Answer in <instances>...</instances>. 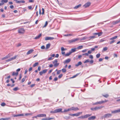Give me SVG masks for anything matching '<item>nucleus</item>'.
<instances>
[{"label": "nucleus", "instance_id": "f257e3e1", "mask_svg": "<svg viewBox=\"0 0 120 120\" xmlns=\"http://www.w3.org/2000/svg\"><path fill=\"white\" fill-rule=\"evenodd\" d=\"M102 33L101 32L100 33H93V35H94V36H90L89 37H88V40H90L92 39H94V38H96L97 37H96V36L97 35H98V37H99L102 34Z\"/></svg>", "mask_w": 120, "mask_h": 120}, {"label": "nucleus", "instance_id": "f03ea898", "mask_svg": "<svg viewBox=\"0 0 120 120\" xmlns=\"http://www.w3.org/2000/svg\"><path fill=\"white\" fill-rule=\"evenodd\" d=\"M108 101V100H105V101H99L97 102H96L94 103L93 104V105H98L99 104H101L102 103H104Z\"/></svg>", "mask_w": 120, "mask_h": 120}, {"label": "nucleus", "instance_id": "7ed1b4c3", "mask_svg": "<svg viewBox=\"0 0 120 120\" xmlns=\"http://www.w3.org/2000/svg\"><path fill=\"white\" fill-rule=\"evenodd\" d=\"M104 106H100L99 107H96L94 108H91V110L93 111H96L97 110L101 109L104 107Z\"/></svg>", "mask_w": 120, "mask_h": 120}, {"label": "nucleus", "instance_id": "20e7f679", "mask_svg": "<svg viewBox=\"0 0 120 120\" xmlns=\"http://www.w3.org/2000/svg\"><path fill=\"white\" fill-rule=\"evenodd\" d=\"M91 115V114H87L86 115H85L84 116H79L78 117V118H80V119H85L86 118L89 116H90Z\"/></svg>", "mask_w": 120, "mask_h": 120}, {"label": "nucleus", "instance_id": "39448f33", "mask_svg": "<svg viewBox=\"0 0 120 120\" xmlns=\"http://www.w3.org/2000/svg\"><path fill=\"white\" fill-rule=\"evenodd\" d=\"M57 59H56L53 61L52 63L54 64V66L56 67L58 66L59 64V63H57Z\"/></svg>", "mask_w": 120, "mask_h": 120}, {"label": "nucleus", "instance_id": "423d86ee", "mask_svg": "<svg viewBox=\"0 0 120 120\" xmlns=\"http://www.w3.org/2000/svg\"><path fill=\"white\" fill-rule=\"evenodd\" d=\"M112 116V114H111L108 113L105 114L103 116V117L104 118H108L111 116Z\"/></svg>", "mask_w": 120, "mask_h": 120}, {"label": "nucleus", "instance_id": "0eeeda50", "mask_svg": "<svg viewBox=\"0 0 120 120\" xmlns=\"http://www.w3.org/2000/svg\"><path fill=\"white\" fill-rule=\"evenodd\" d=\"M82 113V112H79L76 113L72 114L71 115L72 116H77L80 115Z\"/></svg>", "mask_w": 120, "mask_h": 120}, {"label": "nucleus", "instance_id": "6e6552de", "mask_svg": "<svg viewBox=\"0 0 120 120\" xmlns=\"http://www.w3.org/2000/svg\"><path fill=\"white\" fill-rule=\"evenodd\" d=\"M91 3L89 2H88L85 4L83 6L85 8H86L89 7Z\"/></svg>", "mask_w": 120, "mask_h": 120}, {"label": "nucleus", "instance_id": "1a4fd4ad", "mask_svg": "<svg viewBox=\"0 0 120 120\" xmlns=\"http://www.w3.org/2000/svg\"><path fill=\"white\" fill-rule=\"evenodd\" d=\"M47 69H45L44 70L42 71H40L39 72V74L41 75L45 73L47 71Z\"/></svg>", "mask_w": 120, "mask_h": 120}, {"label": "nucleus", "instance_id": "9d476101", "mask_svg": "<svg viewBox=\"0 0 120 120\" xmlns=\"http://www.w3.org/2000/svg\"><path fill=\"white\" fill-rule=\"evenodd\" d=\"M62 109L61 108L57 109H55L56 113L60 112H63L62 111Z\"/></svg>", "mask_w": 120, "mask_h": 120}, {"label": "nucleus", "instance_id": "9b49d317", "mask_svg": "<svg viewBox=\"0 0 120 120\" xmlns=\"http://www.w3.org/2000/svg\"><path fill=\"white\" fill-rule=\"evenodd\" d=\"M45 40L46 41L50 40H53L54 39V38L53 37H46L45 38Z\"/></svg>", "mask_w": 120, "mask_h": 120}, {"label": "nucleus", "instance_id": "f8f14e48", "mask_svg": "<svg viewBox=\"0 0 120 120\" xmlns=\"http://www.w3.org/2000/svg\"><path fill=\"white\" fill-rule=\"evenodd\" d=\"M120 112V109H119L116 110L112 111L111 112L113 114L116 113Z\"/></svg>", "mask_w": 120, "mask_h": 120}, {"label": "nucleus", "instance_id": "ddd939ff", "mask_svg": "<svg viewBox=\"0 0 120 120\" xmlns=\"http://www.w3.org/2000/svg\"><path fill=\"white\" fill-rule=\"evenodd\" d=\"M25 30L23 28H21L19 30H18L19 33L21 34H23Z\"/></svg>", "mask_w": 120, "mask_h": 120}, {"label": "nucleus", "instance_id": "4468645a", "mask_svg": "<svg viewBox=\"0 0 120 120\" xmlns=\"http://www.w3.org/2000/svg\"><path fill=\"white\" fill-rule=\"evenodd\" d=\"M38 117H46V115L45 114H40L38 115Z\"/></svg>", "mask_w": 120, "mask_h": 120}, {"label": "nucleus", "instance_id": "2eb2a0df", "mask_svg": "<svg viewBox=\"0 0 120 120\" xmlns=\"http://www.w3.org/2000/svg\"><path fill=\"white\" fill-rule=\"evenodd\" d=\"M34 51V50L33 49H31L30 50H29L26 53V54L27 55L31 53Z\"/></svg>", "mask_w": 120, "mask_h": 120}, {"label": "nucleus", "instance_id": "dca6fc26", "mask_svg": "<svg viewBox=\"0 0 120 120\" xmlns=\"http://www.w3.org/2000/svg\"><path fill=\"white\" fill-rule=\"evenodd\" d=\"M71 60L70 59H68L65 60L64 62V64L66 63H68L71 61Z\"/></svg>", "mask_w": 120, "mask_h": 120}, {"label": "nucleus", "instance_id": "f3484780", "mask_svg": "<svg viewBox=\"0 0 120 120\" xmlns=\"http://www.w3.org/2000/svg\"><path fill=\"white\" fill-rule=\"evenodd\" d=\"M120 22V19L119 20H116L115 21L113 22V24L114 25H115Z\"/></svg>", "mask_w": 120, "mask_h": 120}, {"label": "nucleus", "instance_id": "a211bd4d", "mask_svg": "<svg viewBox=\"0 0 120 120\" xmlns=\"http://www.w3.org/2000/svg\"><path fill=\"white\" fill-rule=\"evenodd\" d=\"M96 118L95 116H93L89 117L88 118V120H94Z\"/></svg>", "mask_w": 120, "mask_h": 120}, {"label": "nucleus", "instance_id": "6ab92c4d", "mask_svg": "<svg viewBox=\"0 0 120 120\" xmlns=\"http://www.w3.org/2000/svg\"><path fill=\"white\" fill-rule=\"evenodd\" d=\"M72 110L76 111L79 109L77 107H72Z\"/></svg>", "mask_w": 120, "mask_h": 120}, {"label": "nucleus", "instance_id": "aec40b11", "mask_svg": "<svg viewBox=\"0 0 120 120\" xmlns=\"http://www.w3.org/2000/svg\"><path fill=\"white\" fill-rule=\"evenodd\" d=\"M41 35V34H40L38 36H36L34 38V39H37L39 38Z\"/></svg>", "mask_w": 120, "mask_h": 120}, {"label": "nucleus", "instance_id": "412c9836", "mask_svg": "<svg viewBox=\"0 0 120 120\" xmlns=\"http://www.w3.org/2000/svg\"><path fill=\"white\" fill-rule=\"evenodd\" d=\"M82 64V62L81 61H79L78 63L75 64V66L76 67H78L80 65H81Z\"/></svg>", "mask_w": 120, "mask_h": 120}, {"label": "nucleus", "instance_id": "4be33fe9", "mask_svg": "<svg viewBox=\"0 0 120 120\" xmlns=\"http://www.w3.org/2000/svg\"><path fill=\"white\" fill-rule=\"evenodd\" d=\"M81 5H82L81 4H79L78 5H77L75 6L74 8L75 9H77L79 7H80L81 6Z\"/></svg>", "mask_w": 120, "mask_h": 120}, {"label": "nucleus", "instance_id": "5701e85b", "mask_svg": "<svg viewBox=\"0 0 120 120\" xmlns=\"http://www.w3.org/2000/svg\"><path fill=\"white\" fill-rule=\"evenodd\" d=\"M76 48H73L71 49V51L70 52L71 53L73 52L76 51Z\"/></svg>", "mask_w": 120, "mask_h": 120}, {"label": "nucleus", "instance_id": "b1692460", "mask_svg": "<svg viewBox=\"0 0 120 120\" xmlns=\"http://www.w3.org/2000/svg\"><path fill=\"white\" fill-rule=\"evenodd\" d=\"M25 2V1L24 0L18 1H17V3L19 4H20L21 3H24Z\"/></svg>", "mask_w": 120, "mask_h": 120}, {"label": "nucleus", "instance_id": "393cba45", "mask_svg": "<svg viewBox=\"0 0 120 120\" xmlns=\"http://www.w3.org/2000/svg\"><path fill=\"white\" fill-rule=\"evenodd\" d=\"M18 74V72L16 73L15 72H13L12 75H16V76H17Z\"/></svg>", "mask_w": 120, "mask_h": 120}, {"label": "nucleus", "instance_id": "a878e982", "mask_svg": "<svg viewBox=\"0 0 120 120\" xmlns=\"http://www.w3.org/2000/svg\"><path fill=\"white\" fill-rule=\"evenodd\" d=\"M17 57V56L16 55L13 57L10 58L11 59V61L12 60H14Z\"/></svg>", "mask_w": 120, "mask_h": 120}, {"label": "nucleus", "instance_id": "bb28decb", "mask_svg": "<svg viewBox=\"0 0 120 120\" xmlns=\"http://www.w3.org/2000/svg\"><path fill=\"white\" fill-rule=\"evenodd\" d=\"M12 56V55H11V54L9 53V54L7 55L6 56V57L7 59H8L10 57Z\"/></svg>", "mask_w": 120, "mask_h": 120}, {"label": "nucleus", "instance_id": "cd10ccee", "mask_svg": "<svg viewBox=\"0 0 120 120\" xmlns=\"http://www.w3.org/2000/svg\"><path fill=\"white\" fill-rule=\"evenodd\" d=\"M50 46V43L46 45V49H47L49 48Z\"/></svg>", "mask_w": 120, "mask_h": 120}, {"label": "nucleus", "instance_id": "c85d7f7f", "mask_svg": "<svg viewBox=\"0 0 120 120\" xmlns=\"http://www.w3.org/2000/svg\"><path fill=\"white\" fill-rule=\"evenodd\" d=\"M10 119V117L8 118H2L1 119H0L1 120H8Z\"/></svg>", "mask_w": 120, "mask_h": 120}, {"label": "nucleus", "instance_id": "c756f323", "mask_svg": "<svg viewBox=\"0 0 120 120\" xmlns=\"http://www.w3.org/2000/svg\"><path fill=\"white\" fill-rule=\"evenodd\" d=\"M8 0H2L1 1V3H7L8 2Z\"/></svg>", "mask_w": 120, "mask_h": 120}, {"label": "nucleus", "instance_id": "7c9ffc66", "mask_svg": "<svg viewBox=\"0 0 120 120\" xmlns=\"http://www.w3.org/2000/svg\"><path fill=\"white\" fill-rule=\"evenodd\" d=\"M117 38V36H116L114 37H113L110 39V40H113L114 39H116Z\"/></svg>", "mask_w": 120, "mask_h": 120}, {"label": "nucleus", "instance_id": "2f4dec72", "mask_svg": "<svg viewBox=\"0 0 120 120\" xmlns=\"http://www.w3.org/2000/svg\"><path fill=\"white\" fill-rule=\"evenodd\" d=\"M39 63L38 62H36L34 64L33 66V67H35L36 66L38 65Z\"/></svg>", "mask_w": 120, "mask_h": 120}, {"label": "nucleus", "instance_id": "473e14b6", "mask_svg": "<svg viewBox=\"0 0 120 120\" xmlns=\"http://www.w3.org/2000/svg\"><path fill=\"white\" fill-rule=\"evenodd\" d=\"M79 74V73H78L76 74V75H74L72 76L71 78H73L76 77L77 76H78Z\"/></svg>", "mask_w": 120, "mask_h": 120}, {"label": "nucleus", "instance_id": "72a5a7b5", "mask_svg": "<svg viewBox=\"0 0 120 120\" xmlns=\"http://www.w3.org/2000/svg\"><path fill=\"white\" fill-rule=\"evenodd\" d=\"M83 46L82 45H80L77 47V49H80L82 48Z\"/></svg>", "mask_w": 120, "mask_h": 120}, {"label": "nucleus", "instance_id": "f704fd0d", "mask_svg": "<svg viewBox=\"0 0 120 120\" xmlns=\"http://www.w3.org/2000/svg\"><path fill=\"white\" fill-rule=\"evenodd\" d=\"M90 59H88L85 60L84 62V63H87L88 62H90Z\"/></svg>", "mask_w": 120, "mask_h": 120}, {"label": "nucleus", "instance_id": "c9c22d12", "mask_svg": "<svg viewBox=\"0 0 120 120\" xmlns=\"http://www.w3.org/2000/svg\"><path fill=\"white\" fill-rule=\"evenodd\" d=\"M79 38H76L74 39H72L73 42H75L77 40H78Z\"/></svg>", "mask_w": 120, "mask_h": 120}, {"label": "nucleus", "instance_id": "e433bc0d", "mask_svg": "<svg viewBox=\"0 0 120 120\" xmlns=\"http://www.w3.org/2000/svg\"><path fill=\"white\" fill-rule=\"evenodd\" d=\"M71 52H70L69 53L66 54H65V56H68L69 55H70L71 54Z\"/></svg>", "mask_w": 120, "mask_h": 120}, {"label": "nucleus", "instance_id": "4c0bfd02", "mask_svg": "<svg viewBox=\"0 0 120 120\" xmlns=\"http://www.w3.org/2000/svg\"><path fill=\"white\" fill-rule=\"evenodd\" d=\"M32 113H26L25 114V116H27L29 115H32Z\"/></svg>", "mask_w": 120, "mask_h": 120}, {"label": "nucleus", "instance_id": "58836bf2", "mask_svg": "<svg viewBox=\"0 0 120 120\" xmlns=\"http://www.w3.org/2000/svg\"><path fill=\"white\" fill-rule=\"evenodd\" d=\"M19 89L17 87H16L13 89V90L15 91H16Z\"/></svg>", "mask_w": 120, "mask_h": 120}, {"label": "nucleus", "instance_id": "ea45409f", "mask_svg": "<svg viewBox=\"0 0 120 120\" xmlns=\"http://www.w3.org/2000/svg\"><path fill=\"white\" fill-rule=\"evenodd\" d=\"M26 76H25V78H23L22 79V82H23L25 80V78H26Z\"/></svg>", "mask_w": 120, "mask_h": 120}, {"label": "nucleus", "instance_id": "a19ab883", "mask_svg": "<svg viewBox=\"0 0 120 120\" xmlns=\"http://www.w3.org/2000/svg\"><path fill=\"white\" fill-rule=\"evenodd\" d=\"M50 112V113H56L55 109V110L53 111H51Z\"/></svg>", "mask_w": 120, "mask_h": 120}, {"label": "nucleus", "instance_id": "79ce46f5", "mask_svg": "<svg viewBox=\"0 0 120 120\" xmlns=\"http://www.w3.org/2000/svg\"><path fill=\"white\" fill-rule=\"evenodd\" d=\"M100 56V53H98L96 55V57L97 58H98Z\"/></svg>", "mask_w": 120, "mask_h": 120}, {"label": "nucleus", "instance_id": "37998d69", "mask_svg": "<svg viewBox=\"0 0 120 120\" xmlns=\"http://www.w3.org/2000/svg\"><path fill=\"white\" fill-rule=\"evenodd\" d=\"M102 95L104 97H105V98H107V97H108L109 96V95L108 94H105V95Z\"/></svg>", "mask_w": 120, "mask_h": 120}, {"label": "nucleus", "instance_id": "c03bdc74", "mask_svg": "<svg viewBox=\"0 0 120 120\" xmlns=\"http://www.w3.org/2000/svg\"><path fill=\"white\" fill-rule=\"evenodd\" d=\"M88 37H83L81 39L82 40H84L86 39H88Z\"/></svg>", "mask_w": 120, "mask_h": 120}, {"label": "nucleus", "instance_id": "a18cd8bd", "mask_svg": "<svg viewBox=\"0 0 120 120\" xmlns=\"http://www.w3.org/2000/svg\"><path fill=\"white\" fill-rule=\"evenodd\" d=\"M62 71L63 72H65L66 71V70L64 68L62 69Z\"/></svg>", "mask_w": 120, "mask_h": 120}, {"label": "nucleus", "instance_id": "49530a36", "mask_svg": "<svg viewBox=\"0 0 120 120\" xmlns=\"http://www.w3.org/2000/svg\"><path fill=\"white\" fill-rule=\"evenodd\" d=\"M82 55L88 56H89V54H88V53H85L83 54H82Z\"/></svg>", "mask_w": 120, "mask_h": 120}, {"label": "nucleus", "instance_id": "de8ad7c7", "mask_svg": "<svg viewBox=\"0 0 120 120\" xmlns=\"http://www.w3.org/2000/svg\"><path fill=\"white\" fill-rule=\"evenodd\" d=\"M5 105V103L4 102H3L1 104V105L2 106H4Z\"/></svg>", "mask_w": 120, "mask_h": 120}, {"label": "nucleus", "instance_id": "09e8293b", "mask_svg": "<svg viewBox=\"0 0 120 120\" xmlns=\"http://www.w3.org/2000/svg\"><path fill=\"white\" fill-rule=\"evenodd\" d=\"M48 24V23L46 21L45 22V25H44V26L43 27H46L47 26V25Z\"/></svg>", "mask_w": 120, "mask_h": 120}, {"label": "nucleus", "instance_id": "8fccbe9b", "mask_svg": "<svg viewBox=\"0 0 120 120\" xmlns=\"http://www.w3.org/2000/svg\"><path fill=\"white\" fill-rule=\"evenodd\" d=\"M108 49V48L107 47H105L103 49V50L104 51H106Z\"/></svg>", "mask_w": 120, "mask_h": 120}, {"label": "nucleus", "instance_id": "3c124183", "mask_svg": "<svg viewBox=\"0 0 120 120\" xmlns=\"http://www.w3.org/2000/svg\"><path fill=\"white\" fill-rule=\"evenodd\" d=\"M68 41L69 43H71L73 42L72 39L71 40H69Z\"/></svg>", "mask_w": 120, "mask_h": 120}, {"label": "nucleus", "instance_id": "603ef678", "mask_svg": "<svg viewBox=\"0 0 120 120\" xmlns=\"http://www.w3.org/2000/svg\"><path fill=\"white\" fill-rule=\"evenodd\" d=\"M41 49H45V47L44 45H42L41 46Z\"/></svg>", "mask_w": 120, "mask_h": 120}, {"label": "nucleus", "instance_id": "864d4df0", "mask_svg": "<svg viewBox=\"0 0 120 120\" xmlns=\"http://www.w3.org/2000/svg\"><path fill=\"white\" fill-rule=\"evenodd\" d=\"M89 58L91 59H93V57L92 55H90L89 56Z\"/></svg>", "mask_w": 120, "mask_h": 120}, {"label": "nucleus", "instance_id": "5fc2aeb1", "mask_svg": "<svg viewBox=\"0 0 120 120\" xmlns=\"http://www.w3.org/2000/svg\"><path fill=\"white\" fill-rule=\"evenodd\" d=\"M41 120H48V118H42Z\"/></svg>", "mask_w": 120, "mask_h": 120}, {"label": "nucleus", "instance_id": "6e6d98bb", "mask_svg": "<svg viewBox=\"0 0 120 120\" xmlns=\"http://www.w3.org/2000/svg\"><path fill=\"white\" fill-rule=\"evenodd\" d=\"M28 8L32 10L33 9H32V7L31 6H28Z\"/></svg>", "mask_w": 120, "mask_h": 120}, {"label": "nucleus", "instance_id": "4d7b16f0", "mask_svg": "<svg viewBox=\"0 0 120 120\" xmlns=\"http://www.w3.org/2000/svg\"><path fill=\"white\" fill-rule=\"evenodd\" d=\"M63 76V74H60L58 76V78H61Z\"/></svg>", "mask_w": 120, "mask_h": 120}, {"label": "nucleus", "instance_id": "13d9d810", "mask_svg": "<svg viewBox=\"0 0 120 120\" xmlns=\"http://www.w3.org/2000/svg\"><path fill=\"white\" fill-rule=\"evenodd\" d=\"M115 41L114 40H113L112 41H111L110 42V44H111L113 43H114L115 42Z\"/></svg>", "mask_w": 120, "mask_h": 120}, {"label": "nucleus", "instance_id": "bf43d9fd", "mask_svg": "<svg viewBox=\"0 0 120 120\" xmlns=\"http://www.w3.org/2000/svg\"><path fill=\"white\" fill-rule=\"evenodd\" d=\"M90 64H91L93 63L94 62V60H91L90 61Z\"/></svg>", "mask_w": 120, "mask_h": 120}, {"label": "nucleus", "instance_id": "052dcab7", "mask_svg": "<svg viewBox=\"0 0 120 120\" xmlns=\"http://www.w3.org/2000/svg\"><path fill=\"white\" fill-rule=\"evenodd\" d=\"M17 115L18 117L22 116H23L24 115L23 114H17Z\"/></svg>", "mask_w": 120, "mask_h": 120}, {"label": "nucleus", "instance_id": "680f3d73", "mask_svg": "<svg viewBox=\"0 0 120 120\" xmlns=\"http://www.w3.org/2000/svg\"><path fill=\"white\" fill-rule=\"evenodd\" d=\"M54 119V118L53 117L48 118V120H51Z\"/></svg>", "mask_w": 120, "mask_h": 120}, {"label": "nucleus", "instance_id": "e2e57ef3", "mask_svg": "<svg viewBox=\"0 0 120 120\" xmlns=\"http://www.w3.org/2000/svg\"><path fill=\"white\" fill-rule=\"evenodd\" d=\"M53 59V58H52V57H50L48 58V60H51Z\"/></svg>", "mask_w": 120, "mask_h": 120}, {"label": "nucleus", "instance_id": "0e129e2a", "mask_svg": "<svg viewBox=\"0 0 120 120\" xmlns=\"http://www.w3.org/2000/svg\"><path fill=\"white\" fill-rule=\"evenodd\" d=\"M61 50L62 51H64L65 50V49L63 47H61Z\"/></svg>", "mask_w": 120, "mask_h": 120}, {"label": "nucleus", "instance_id": "69168bd1", "mask_svg": "<svg viewBox=\"0 0 120 120\" xmlns=\"http://www.w3.org/2000/svg\"><path fill=\"white\" fill-rule=\"evenodd\" d=\"M11 61V59L10 58H9V59H8V60H6V62H9V61Z\"/></svg>", "mask_w": 120, "mask_h": 120}, {"label": "nucleus", "instance_id": "338daca9", "mask_svg": "<svg viewBox=\"0 0 120 120\" xmlns=\"http://www.w3.org/2000/svg\"><path fill=\"white\" fill-rule=\"evenodd\" d=\"M41 69V67L39 66L38 67V70L39 71H40Z\"/></svg>", "mask_w": 120, "mask_h": 120}, {"label": "nucleus", "instance_id": "774afa93", "mask_svg": "<svg viewBox=\"0 0 120 120\" xmlns=\"http://www.w3.org/2000/svg\"><path fill=\"white\" fill-rule=\"evenodd\" d=\"M92 51L91 50H89L88 52V54H90L92 53Z\"/></svg>", "mask_w": 120, "mask_h": 120}]
</instances>
